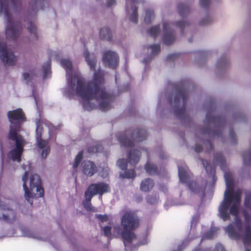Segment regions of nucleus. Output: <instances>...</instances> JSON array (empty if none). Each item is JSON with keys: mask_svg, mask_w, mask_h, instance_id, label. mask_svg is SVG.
Masks as SVG:
<instances>
[{"mask_svg": "<svg viewBox=\"0 0 251 251\" xmlns=\"http://www.w3.org/2000/svg\"><path fill=\"white\" fill-rule=\"evenodd\" d=\"M28 29L29 31L33 34V36L35 39L37 38L36 35V26L34 24H30L29 26H28Z\"/></svg>", "mask_w": 251, "mask_h": 251, "instance_id": "72a5a7b5", "label": "nucleus"}, {"mask_svg": "<svg viewBox=\"0 0 251 251\" xmlns=\"http://www.w3.org/2000/svg\"><path fill=\"white\" fill-rule=\"evenodd\" d=\"M243 159L245 164H248L251 162V150L247 151L243 154Z\"/></svg>", "mask_w": 251, "mask_h": 251, "instance_id": "5701e85b", "label": "nucleus"}, {"mask_svg": "<svg viewBox=\"0 0 251 251\" xmlns=\"http://www.w3.org/2000/svg\"><path fill=\"white\" fill-rule=\"evenodd\" d=\"M43 69L44 73V77L46 78L48 76V75L50 74V64L49 63H48L45 65V66H43Z\"/></svg>", "mask_w": 251, "mask_h": 251, "instance_id": "473e14b6", "label": "nucleus"}, {"mask_svg": "<svg viewBox=\"0 0 251 251\" xmlns=\"http://www.w3.org/2000/svg\"><path fill=\"white\" fill-rule=\"evenodd\" d=\"M84 56L91 70L94 71L92 79L87 82L77 69L73 68L70 60H61L60 64L66 71L68 83L65 93L69 97L76 94L81 99L84 108L87 110H92L96 105L102 110H107L110 108L111 97L101 86L103 81V74L100 70L96 72L95 70L96 62L94 54L85 50Z\"/></svg>", "mask_w": 251, "mask_h": 251, "instance_id": "f257e3e1", "label": "nucleus"}, {"mask_svg": "<svg viewBox=\"0 0 251 251\" xmlns=\"http://www.w3.org/2000/svg\"><path fill=\"white\" fill-rule=\"evenodd\" d=\"M0 57L5 64L12 65L15 62V57L11 50L5 43L0 42Z\"/></svg>", "mask_w": 251, "mask_h": 251, "instance_id": "1a4fd4ad", "label": "nucleus"}, {"mask_svg": "<svg viewBox=\"0 0 251 251\" xmlns=\"http://www.w3.org/2000/svg\"><path fill=\"white\" fill-rule=\"evenodd\" d=\"M212 21V18L210 16H207L205 17V19H203L201 21L202 25L207 24Z\"/></svg>", "mask_w": 251, "mask_h": 251, "instance_id": "4c0bfd02", "label": "nucleus"}, {"mask_svg": "<svg viewBox=\"0 0 251 251\" xmlns=\"http://www.w3.org/2000/svg\"><path fill=\"white\" fill-rule=\"evenodd\" d=\"M119 141L122 145L124 146H131L133 145V143L125 135H123L121 137L119 138Z\"/></svg>", "mask_w": 251, "mask_h": 251, "instance_id": "6ab92c4d", "label": "nucleus"}, {"mask_svg": "<svg viewBox=\"0 0 251 251\" xmlns=\"http://www.w3.org/2000/svg\"><path fill=\"white\" fill-rule=\"evenodd\" d=\"M143 152H145L146 154H147V153H146V151H145L144 150H143Z\"/></svg>", "mask_w": 251, "mask_h": 251, "instance_id": "8fccbe9b", "label": "nucleus"}, {"mask_svg": "<svg viewBox=\"0 0 251 251\" xmlns=\"http://www.w3.org/2000/svg\"><path fill=\"white\" fill-rule=\"evenodd\" d=\"M224 177L226 189L224 194V199L219 207V214L224 221L229 219V213L235 216V223L226 226L225 231L230 238L236 239L242 238L244 244H249L251 243V216L246 212H244V225L238 218L241 192L240 190L233 191V181L229 172H225Z\"/></svg>", "mask_w": 251, "mask_h": 251, "instance_id": "f03ea898", "label": "nucleus"}, {"mask_svg": "<svg viewBox=\"0 0 251 251\" xmlns=\"http://www.w3.org/2000/svg\"><path fill=\"white\" fill-rule=\"evenodd\" d=\"M120 176L123 178H132L135 176L133 170H129L127 172H125L124 174H121Z\"/></svg>", "mask_w": 251, "mask_h": 251, "instance_id": "7c9ffc66", "label": "nucleus"}, {"mask_svg": "<svg viewBox=\"0 0 251 251\" xmlns=\"http://www.w3.org/2000/svg\"><path fill=\"white\" fill-rule=\"evenodd\" d=\"M175 36L170 28V24L165 22L163 25V41L165 44L170 45L175 41Z\"/></svg>", "mask_w": 251, "mask_h": 251, "instance_id": "ddd939ff", "label": "nucleus"}, {"mask_svg": "<svg viewBox=\"0 0 251 251\" xmlns=\"http://www.w3.org/2000/svg\"><path fill=\"white\" fill-rule=\"evenodd\" d=\"M153 186V181L149 179H147L141 183V189L143 191H148Z\"/></svg>", "mask_w": 251, "mask_h": 251, "instance_id": "a211bd4d", "label": "nucleus"}, {"mask_svg": "<svg viewBox=\"0 0 251 251\" xmlns=\"http://www.w3.org/2000/svg\"><path fill=\"white\" fill-rule=\"evenodd\" d=\"M103 173L101 174V176L103 177H106L108 175V168H105L102 171Z\"/></svg>", "mask_w": 251, "mask_h": 251, "instance_id": "79ce46f5", "label": "nucleus"}, {"mask_svg": "<svg viewBox=\"0 0 251 251\" xmlns=\"http://www.w3.org/2000/svg\"><path fill=\"white\" fill-rule=\"evenodd\" d=\"M96 217L99 220H100L101 222H104L107 220V216L106 215H96Z\"/></svg>", "mask_w": 251, "mask_h": 251, "instance_id": "e433bc0d", "label": "nucleus"}, {"mask_svg": "<svg viewBox=\"0 0 251 251\" xmlns=\"http://www.w3.org/2000/svg\"><path fill=\"white\" fill-rule=\"evenodd\" d=\"M121 223L124 231L121 232L120 228L119 226L113 227L112 237H118L121 234L126 246V243L132 241L136 238L135 235L130 230L134 229L138 226V219L133 213L128 212L123 216Z\"/></svg>", "mask_w": 251, "mask_h": 251, "instance_id": "39448f33", "label": "nucleus"}, {"mask_svg": "<svg viewBox=\"0 0 251 251\" xmlns=\"http://www.w3.org/2000/svg\"><path fill=\"white\" fill-rule=\"evenodd\" d=\"M186 8L185 7V6H184V5H182V4L179 5L178 6V11H179V12L180 13H181L182 10H183V9H186Z\"/></svg>", "mask_w": 251, "mask_h": 251, "instance_id": "37998d69", "label": "nucleus"}, {"mask_svg": "<svg viewBox=\"0 0 251 251\" xmlns=\"http://www.w3.org/2000/svg\"><path fill=\"white\" fill-rule=\"evenodd\" d=\"M147 243V240L146 239V240H145V241H144V242L142 243L141 244H146Z\"/></svg>", "mask_w": 251, "mask_h": 251, "instance_id": "09e8293b", "label": "nucleus"}, {"mask_svg": "<svg viewBox=\"0 0 251 251\" xmlns=\"http://www.w3.org/2000/svg\"><path fill=\"white\" fill-rule=\"evenodd\" d=\"M82 171L87 176H92L96 172V166L91 161H84L82 164Z\"/></svg>", "mask_w": 251, "mask_h": 251, "instance_id": "2eb2a0df", "label": "nucleus"}, {"mask_svg": "<svg viewBox=\"0 0 251 251\" xmlns=\"http://www.w3.org/2000/svg\"><path fill=\"white\" fill-rule=\"evenodd\" d=\"M202 164L204 166V167L205 168L206 171L208 172V171L210 172V173L212 175V179L213 182H215L216 180V179L215 178V176L213 175V174L214 173V170L212 169V168L211 166L209 165L208 163L206 161H204L203 160H201Z\"/></svg>", "mask_w": 251, "mask_h": 251, "instance_id": "aec40b11", "label": "nucleus"}, {"mask_svg": "<svg viewBox=\"0 0 251 251\" xmlns=\"http://www.w3.org/2000/svg\"><path fill=\"white\" fill-rule=\"evenodd\" d=\"M228 64V60L226 58H221L218 62V67L225 68Z\"/></svg>", "mask_w": 251, "mask_h": 251, "instance_id": "c85d7f7f", "label": "nucleus"}, {"mask_svg": "<svg viewBox=\"0 0 251 251\" xmlns=\"http://www.w3.org/2000/svg\"><path fill=\"white\" fill-rule=\"evenodd\" d=\"M209 3V1L208 0H200V4L202 7H205Z\"/></svg>", "mask_w": 251, "mask_h": 251, "instance_id": "c9c22d12", "label": "nucleus"}, {"mask_svg": "<svg viewBox=\"0 0 251 251\" xmlns=\"http://www.w3.org/2000/svg\"><path fill=\"white\" fill-rule=\"evenodd\" d=\"M88 151L90 152H96L99 151L100 149L96 147H90L88 148Z\"/></svg>", "mask_w": 251, "mask_h": 251, "instance_id": "58836bf2", "label": "nucleus"}, {"mask_svg": "<svg viewBox=\"0 0 251 251\" xmlns=\"http://www.w3.org/2000/svg\"><path fill=\"white\" fill-rule=\"evenodd\" d=\"M82 156H83L82 152L81 151H80L78 153V154L75 157V162L73 164V168L74 169H75L78 167L80 161L82 159Z\"/></svg>", "mask_w": 251, "mask_h": 251, "instance_id": "a878e982", "label": "nucleus"}, {"mask_svg": "<svg viewBox=\"0 0 251 251\" xmlns=\"http://www.w3.org/2000/svg\"><path fill=\"white\" fill-rule=\"evenodd\" d=\"M145 169L147 173L151 175L154 174L157 172L156 167L152 164L147 163L145 166Z\"/></svg>", "mask_w": 251, "mask_h": 251, "instance_id": "4be33fe9", "label": "nucleus"}, {"mask_svg": "<svg viewBox=\"0 0 251 251\" xmlns=\"http://www.w3.org/2000/svg\"><path fill=\"white\" fill-rule=\"evenodd\" d=\"M138 1L139 0H127L126 7V16L133 23H136L138 18L137 8L134 6L133 2Z\"/></svg>", "mask_w": 251, "mask_h": 251, "instance_id": "9d476101", "label": "nucleus"}, {"mask_svg": "<svg viewBox=\"0 0 251 251\" xmlns=\"http://www.w3.org/2000/svg\"><path fill=\"white\" fill-rule=\"evenodd\" d=\"M215 251H225L224 247L221 245L218 244L216 245L215 248Z\"/></svg>", "mask_w": 251, "mask_h": 251, "instance_id": "a19ab883", "label": "nucleus"}, {"mask_svg": "<svg viewBox=\"0 0 251 251\" xmlns=\"http://www.w3.org/2000/svg\"><path fill=\"white\" fill-rule=\"evenodd\" d=\"M246 251H250L249 250H246Z\"/></svg>", "mask_w": 251, "mask_h": 251, "instance_id": "3c124183", "label": "nucleus"}, {"mask_svg": "<svg viewBox=\"0 0 251 251\" xmlns=\"http://www.w3.org/2000/svg\"><path fill=\"white\" fill-rule=\"evenodd\" d=\"M85 198L86 200L83 202V205L85 208L88 210L95 211V208L92 206L90 203L91 200H88L86 197Z\"/></svg>", "mask_w": 251, "mask_h": 251, "instance_id": "c756f323", "label": "nucleus"}, {"mask_svg": "<svg viewBox=\"0 0 251 251\" xmlns=\"http://www.w3.org/2000/svg\"><path fill=\"white\" fill-rule=\"evenodd\" d=\"M14 218L13 211L6 206L0 204V219L11 221Z\"/></svg>", "mask_w": 251, "mask_h": 251, "instance_id": "4468645a", "label": "nucleus"}, {"mask_svg": "<svg viewBox=\"0 0 251 251\" xmlns=\"http://www.w3.org/2000/svg\"><path fill=\"white\" fill-rule=\"evenodd\" d=\"M7 116L11 124L9 138L14 141L16 144L15 147L8 153V157L13 161L20 162L25 142L23 138L18 134L17 131L20 129L19 121H24L25 117L22 109L20 108L8 111Z\"/></svg>", "mask_w": 251, "mask_h": 251, "instance_id": "7ed1b4c3", "label": "nucleus"}, {"mask_svg": "<svg viewBox=\"0 0 251 251\" xmlns=\"http://www.w3.org/2000/svg\"><path fill=\"white\" fill-rule=\"evenodd\" d=\"M109 190L108 184L104 183H98L91 184L88 188L85 193V196L89 200H91L93 196L96 195H100V198L101 195Z\"/></svg>", "mask_w": 251, "mask_h": 251, "instance_id": "6e6552de", "label": "nucleus"}, {"mask_svg": "<svg viewBox=\"0 0 251 251\" xmlns=\"http://www.w3.org/2000/svg\"><path fill=\"white\" fill-rule=\"evenodd\" d=\"M129 162L127 163L124 159H119L117 161V165L122 170H124L127 167L128 164L134 165L139 160V154L137 151H133L129 154Z\"/></svg>", "mask_w": 251, "mask_h": 251, "instance_id": "f8f14e48", "label": "nucleus"}, {"mask_svg": "<svg viewBox=\"0 0 251 251\" xmlns=\"http://www.w3.org/2000/svg\"><path fill=\"white\" fill-rule=\"evenodd\" d=\"M109 30L107 27H103L100 30V36L102 39H107L109 38Z\"/></svg>", "mask_w": 251, "mask_h": 251, "instance_id": "412c9836", "label": "nucleus"}, {"mask_svg": "<svg viewBox=\"0 0 251 251\" xmlns=\"http://www.w3.org/2000/svg\"><path fill=\"white\" fill-rule=\"evenodd\" d=\"M245 206L248 208H251V192L247 194L245 200Z\"/></svg>", "mask_w": 251, "mask_h": 251, "instance_id": "cd10ccee", "label": "nucleus"}, {"mask_svg": "<svg viewBox=\"0 0 251 251\" xmlns=\"http://www.w3.org/2000/svg\"><path fill=\"white\" fill-rule=\"evenodd\" d=\"M146 137V133L144 130H141L134 134V138H136L138 142L142 141L145 139Z\"/></svg>", "mask_w": 251, "mask_h": 251, "instance_id": "b1692460", "label": "nucleus"}, {"mask_svg": "<svg viewBox=\"0 0 251 251\" xmlns=\"http://www.w3.org/2000/svg\"><path fill=\"white\" fill-rule=\"evenodd\" d=\"M23 169L25 174L22 177V181L25 191V197L31 204L33 199L43 196L44 190L41 186L39 176L37 175L30 173V164L24 165Z\"/></svg>", "mask_w": 251, "mask_h": 251, "instance_id": "20e7f679", "label": "nucleus"}, {"mask_svg": "<svg viewBox=\"0 0 251 251\" xmlns=\"http://www.w3.org/2000/svg\"><path fill=\"white\" fill-rule=\"evenodd\" d=\"M103 231L104 233V234L109 237V238H112V230L111 229V227L109 226H106L103 228Z\"/></svg>", "mask_w": 251, "mask_h": 251, "instance_id": "2f4dec72", "label": "nucleus"}, {"mask_svg": "<svg viewBox=\"0 0 251 251\" xmlns=\"http://www.w3.org/2000/svg\"><path fill=\"white\" fill-rule=\"evenodd\" d=\"M118 57L117 54L111 50L104 52L103 55V61L106 66L114 68L118 63Z\"/></svg>", "mask_w": 251, "mask_h": 251, "instance_id": "9b49d317", "label": "nucleus"}, {"mask_svg": "<svg viewBox=\"0 0 251 251\" xmlns=\"http://www.w3.org/2000/svg\"><path fill=\"white\" fill-rule=\"evenodd\" d=\"M210 235H206L207 238H210L212 236L213 233H212V232H210Z\"/></svg>", "mask_w": 251, "mask_h": 251, "instance_id": "de8ad7c7", "label": "nucleus"}, {"mask_svg": "<svg viewBox=\"0 0 251 251\" xmlns=\"http://www.w3.org/2000/svg\"><path fill=\"white\" fill-rule=\"evenodd\" d=\"M108 1V4L109 6L111 5L114 2V0H107Z\"/></svg>", "mask_w": 251, "mask_h": 251, "instance_id": "49530a36", "label": "nucleus"}, {"mask_svg": "<svg viewBox=\"0 0 251 251\" xmlns=\"http://www.w3.org/2000/svg\"><path fill=\"white\" fill-rule=\"evenodd\" d=\"M23 77L25 80L28 81L31 77V74L29 73H25L23 74Z\"/></svg>", "mask_w": 251, "mask_h": 251, "instance_id": "ea45409f", "label": "nucleus"}, {"mask_svg": "<svg viewBox=\"0 0 251 251\" xmlns=\"http://www.w3.org/2000/svg\"><path fill=\"white\" fill-rule=\"evenodd\" d=\"M1 14L4 15L7 21L6 36L13 39L16 38L19 32V27L13 22L8 15L6 0H0V14Z\"/></svg>", "mask_w": 251, "mask_h": 251, "instance_id": "423d86ee", "label": "nucleus"}, {"mask_svg": "<svg viewBox=\"0 0 251 251\" xmlns=\"http://www.w3.org/2000/svg\"><path fill=\"white\" fill-rule=\"evenodd\" d=\"M36 126V145L38 148V151H41L42 157L44 158L50 152V147L47 141L41 139L42 124L39 122H37Z\"/></svg>", "mask_w": 251, "mask_h": 251, "instance_id": "0eeeda50", "label": "nucleus"}, {"mask_svg": "<svg viewBox=\"0 0 251 251\" xmlns=\"http://www.w3.org/2000/svg\"><path fill=\"white\" fill-rule=\"evenodd\" d=\"M178 169L180 181L182 183L187 182L191 176L189 170L186 168L179 167Z\"/></svg>", "mask_w": 251, "mask_h": 251, "instance_id": "dca6fc26", "label": "nucleus"}, {"mask_svg": "<svg viewBox=\"0 0 251 251\" xmlns=\"http://www.w3.org/2000/svg\"><path fill=\"white\" fill-rule=\"evenodd\" d=\"M149 49L151 51L153 54H155L160 50L159 46L157 45H152L150 47Z\"/></svg>", "mask_w": 251, "mask_h": 251, "instance_id": "f704fd0d", "label": "nucleus"}, {"mask_svg": "<svg viewBox=\"0 0 251 251\" xmlns=\"http://www.w3.org/2000/svg\"><path fill=\"white\" fill-rule=\"evenodd\" d=\"M160 30L157 26H154L151 27L149 29V33L152 37H155L159 32Z\"/></svg>", "mask_w": 251, "mask_h": 251, "instance_id": "bb28decb", "label": "nucleus"}, {"mask_svg": "<svg viewBox=\"0 0 251 251\" xmlns=\"http://www.w3.org/2000/svg\"><path fill=\"white\" fill-rule=\"evenodd\" d=\"M202 150L201 147L200 145H197L195 147V151L197 152H200Z\"/></svg>", "mask_w": 251, "mask_h": 251, "instance_id": "c03bdc74", "label": "nucleus"}, {"mask_svg": "<svg viewBox=\"0 0 251 251\" xmlns=\"http://www.w3.org/2000/svg\"><path fill=\"white\" fill-rule=\"evenodd\" d=\"M189 187L195 193H202L205 188V185L200 186L196 182H191L189 184Z\"/></svg>", "mask_w": 251, "mask_h": 251, "instance_id": "f3484780", "label": "nucleus"}, {"mask_svg": "<svg viewBox=\"0 0 251 251\" xmlns=\"http://www.w3.org/2000/svg\"><path fill=\"white\" fill-rule=\"evenodd\" d=\"M176 24L177 25L180 27V28L182 27L183 25H185V24L183 22H180L179 23H177Z\"/></svg>", "mask_w": 251, "mask_h": 251, "instance_id": "a18cd8bd", "label": "nucleus"}, {"mask_svg": "<svg viewBox=\"0 0 251 251\" xmlns=\"http://www.w3.org/2000/svg\"><path fill=\"white\" fill-rule=\"evenodd\" d=\"M154 17V12L152 9H149L146 10L145 15V21L147 22H150Z\"/></svg>", "mask_w": 251, "mask_h": 251, "instance_id": "393cba45", "label": "nucleus"}]
</instances>
